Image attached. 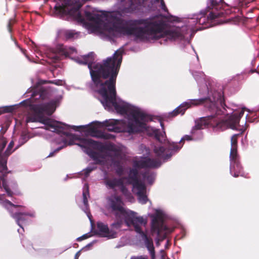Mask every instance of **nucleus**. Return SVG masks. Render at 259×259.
I'll return each mask as SVG.
<instances>
[{"label": "nucleus", "mask_w": 259, "mask_h": 259, "mask_svg": "<svg viewBox=\"0 0 259 259\" xmlns=\"http://www.w3.org/2000/svg\"><path fill=\"white\" fill-rule=\"evenodd\" d=\"M94 55V53H90L79 63L88 65L92 81L103 98L102 102L103 106L108 108L112 106L118 112L126 113L127 107L119 105L116 99V81L122 62V52L117 51L113 56L107 58L101 63L93 64Z\"/></svg>", "instance_id": "f257e3e1"}, {"label": "nucleus", "mask_w": 259, "mask_h": 259, "mask_svg": "<svg viewBox=\"0 0 259 259\" xmlns=\"http://www.w3.org/2000/svg\"><path fill=\"white\" fill-rule=\"evenodd\" d=\"M165 27V22L159 19L157 16L147 19L128 20L120 25L113 26L115 30L118 33L126 36L133 35L140 39H143L147 36L155 39L165 36L174 40L182 37V33L178 30L164 31Z\"/></svg>", "instance_id": "f03ea898"}, {"label": "nucleus", "mask_w": 259, "mask_h": 259, "mask_svg": "<svg viewBox=\"0 0 259 259\" xmlns=\"http://www.w3.org/2000/svg\"><path fill=\"white\" fill-rule=\"evenodd\" d=\"M206 98L210 100L211 102L215 103L218 109L221 110V113L219 114L215 111L211 112L207 108L205 107L211 113V115L201 117L196 120L194 128L199 130L205 128L212 127L217 130H224L223 124H222V119L218 117V115L225 114V111L226 110L225 108L226 105L222 93L215 91L212 93L211 97Z\"/></svg>", "instance_id": "7ed1b4c3"}, {"label": "nucleus", "mask_w": 259, "mask_h": 259, "mask_svg": "<svg viewBox=\"0 0 259 259\" xmlns=\"http://www.w3.org/2000/svg\"><path fill=\"white\" fill-rule=\"evenodd\" d=\"M55 110L54 104L51 102L37 105L33 108L34 114L27 117L26 122H38L46 125L45 128L47 130L52 129V132L67 135V133L63 131L64 128L60 125V122L44 116L45 113L52 115Z\"/></svg>", "instance_id": "20e7f679"}, {"label": "nucleus", "mask_w": 259, "mask_h": 259, "mask_svg": "<svg viewBox=\"0 0 259 259\" xmlns=\"http://www.w3.org/2000/svg\"><path fill=\"white\" fill-rule=\"evenodd\" d=\"M108 203L112 211L114 212L116 219L120 218L121 215L124 217V220L126 225L130 227L131 223L137 220L139 217L137 213L133 211L126 209L123 207V202L120 196L117 195L112 196L108 198Z\"/></svg>", "instance_id": "39448f33"}, {"label": "nucleus", "mask_w": 259, "mask_h": 259, "mask_svg": "<svg viewBox=\"0 0 259 259\" xmlns=\"http://www.w3.org/2000/svg\"><path fill=\"white\" fill-rule=\"evenodd\" d=\"M131 114L134 121H129L125 124L123 130V132L134 134L147 130L146 122L151 120L147 114L139 110H133Z\"/></svg>", "instance_id": "423d86ee"}, {"label": "nucleus", "mask_w": 259, "mask_h": 259, "mask_svg": "<svg viewBox=\"0 0 259 259\" xmlns=\"http://www.w3.org/2000/svg\"><path fill=\"white\" fill-rule=\"evenodd\" d=\"M161 162L159 159L145 157L140 160L133 161V168L130 169L128 179L129 183L132 184L138 181L139 171L138 168H155L160 166Z\"/></svg>", "instance_id": "0eeeda50"}, {"label": "nucleus", "mask_w": 259, "mask_h": 259, "mask_svg": "<svg viewBox=\"0 0 259 259\" xmlns=\"http://www.w3.org/2000/svg\"><path fill=\"white\" fill-rule=\"evenodd\" d=\"M226 5H220V7L212 6L209 2L205 10L202 11L196 18V22L199 25L207 26L209 22L217 21V19L224 17L225 13L222 9Z\"/></svg>", "instance_id": "6e6552de"}, {"label": "nucleus", "mask_w": 259, "mask_h": 259, "mask_svg": "<svg viewBox=\"0 0 259 259\" xmlns=\"http://www.w3.org/2000/svg\"><path fill=\"white\" fill-rule=\"evenodd\" d=\"M203 105L205 107L208 109L211 112L215 111L217 113H221V110L218 109L215 103L211 102L210 100L207 98L191 100L189 102H185L181 104L171 112L169 113L168 117H175L179 114H184L186 110L192 105L198 106Z\"/></svg>", "instance_id": "1a4fd4ad"}, {"label": "nucleus", "mask_w": 259, "mask_h": 259, "mask_svg": "<svg viewBox=\"0 0 259 259\" xmlns=\"http://www.w3.org/2000/svg\"><path fill=\"white\" fill-rule=\"evenodd\" d=\"M7 142L4 139L0 140V180L2 181V187L9 197H12L15 194L20 195V192L15 191L13 192L11 190L7 184L6 178L8 174L10 173L11 171H9L7 167V159L8 156L5 155V152L3 151L7 145Z\"/></svg>", "instance_id": "9d476101"}, {"label": "nucleus", "mask_w": 259, "mask_h": 259, "mask_svg": "<svg viewBox=\"0 0 259 259\" xmlns=\"http://www.w3.org/2000/svg\"><path fill=\"white\" fill-rule=\"evenodd\" d=\"M151 231L152 233H156L157 235V245L159 242L162 241L166 238L167 227L164 224V214L160 210H156L155 214L151 216Z\"/></svg>", "instance_id": "9b49d317"}, {"label": "nucleus", "mask_w": 259, "mask_h": 259, "mask_svg": "<svg viewBox=\"0 0 259 259\" xmlns=\"http://www.w3.org/2000/svg\"><path fill=\"white\" fill-rule=\"evenodd\" d=\"M146 221L144 220L143 217H139L137 220H136L131 223V226H133L135 231L141 235L142 239L144 241L145 245L149 251L151 257L154 259L155 257V250L153 245V242L152 238L147 236L141 229V226L145 225Z\"/></svg>", "instance_id": "f8f14e48"}, {"label": "nucleus", "mask_w": 259, "mask_h": 259, "mask_svg": "<svg viewBox=\"0 0 259 259\" xmlns=\"http://www.w3.org/2000/svg\"><path fill=\"white\" fill-rule=\"evenodd\" d=\"M75 140L79 141V143H76L75 145L84 148H87L89 146H92L94 148L99 150H106L110 151L116 152V149L113 144L108 145H103L101 143L94 141L91 139H85L79 137H75Z\"/></svg>", "instance_id": "ddd939ff"}, {"label": "nucleus", "mask_w": 259, "mask_h": 259, "mask_svg": "<svg viewBox=\"0 0 259 259\" xmlns=\"http://www.w3.org/2000/svg\"><path fill=\"white\" fill-rule=\"evenodd\" d=\"M81 7L80 4L76 2L74 5H67V4L62 6H55V9L59 13H66L72 16H75L78 20L83 22L84 18L79 12V10Z\"/></svg>", "instance_id": "4468645a"}, {"label": "nucleus", "mask_w": 259, "mask_h": 259, "mask_svg": "<svg viewBox=\"0 0 259 259\" xmlns=\"http://www.w3.org/2000/svg\"><path fill=\"white\" fill-rule=\"evenodd\" d=\"M93 233L96 235L102 237H108L114 238L116 237V233L112 230H110L107 224L98 222L96 224V228L93 230Z\"/></svg>", "instance_id": "2eb2a0df"}, {"label": "nucleus", "mask_w": 259, "mask_h": 259, "mask_svg": "<svg viewBox=\"0 0 259 259\" xmlns=\"http://www.w3.org/2000/svg\"><path fill=\"white\" fill-rule=\"evenodd\" d=\"M244 111L241 110L239 112H235L227 118L222 119V124L224 130L231 128L235 130L236 126L239 124L240 118L243 115Z\"/></svg>", "instance_id": "dca6fc26"}, {"label": "nucleus", "mask_w": 259, "mask_h": 259, "mask_svg": "<svg viewBox=\"0 0 259 259\" xmlns=\"http://www.w3.org/2000/svg\"><path fill=\"white\" fill-rule=\"evenodd\" d=\"M84 16L87 20L95 24V26H93L95 30L99 31L101 29V25L103 23L102 16L101 15L94 14L90 12L85 11Z\"/></svg>", "instance_id": "f3484780"}, {"label": "nucleus", "mask_w": 259, "mask_h": 259, "mask_svg": "<svg viewBox=\"0 0 259 259\" xmlns=\"http://www.w3.org/2000/svg\"><path fill=\"white\" fill-rule=\"evenodd\" d=\"M230 171L231 174L235 178L244 176L243 167L239 160L230 162Z\"/></svg>", "instance_id": "a211bd4d"}, {"label": "nucleus", "mask_w": 259, "mask_h": 259, "mask_svg": "<svg viewBox=\"0 0 259 259\" xmlns=\"http://www.w3.org/2000/svg\"><path fill=\"white\" fill-rule=\"evenodd\" d=\"M154 152L157 156L162 158L164 159H168L171 156V154H165V148L163 146L155 147Z\"/></svg>", "instance_id": "6ab92c4d"}, {"label": "nucleus", "mask_w": 259, "mask_h": 259, "mask_svg": "<svg viewBox=\"0 0 259 259\" xmlns=\"http://www.w3.org/2000/svg\"><path fill=\"white\" fill-rule=\"evenodd\" d=\"M122 178L116 179L114 178L113 179H107L105 181V185L109 187L110 189H114L116 186H119V185H122Z\"/></svg>", "instance_id": "aec40b11"}, {"label": "nucleus", "mask_w": 259, "mask_h": 259, "mask_svg": "<svg viewBox=\"0 0 259 259\" xmlns=\"http://www.w3.org/2000/svg\"><path fill=\"white\" fill-rule=\"evenodd\" d=\"M91 137L101 138L104 139H110L114 138V136L110 134H106L103 133V132L98 130L97 129L95 131V132L92 134L90 135Z\"/></svg>", "instance_id": "412c9836"}, {"label": "nucleus", "mask_w": 259, "mask_h": 259, "mask_svg": "<svg viewBox=\"0 0 259 259\" xmlns=\"http://www.w3.org/2000/svg\"><path fill=\"white\" fill-rule=\"evenodd\" d=\"M27 215V214L26 213L16 212L14 214H12V216L14 219H15V220L17 222V224L21 228H23L21 224L23 223L24 222H25L26 220V216Z\"/></svg>", "instance_id": "4be33fe9"}, {"label": "nucleus", "mask_w": 259, "mask_h": 259, "mask_svg": "<svg viewBox=\"0 0 259 259\" xmlns=\"http://www.w3.org/2000/svg\"><path fill=\"white\" fill-rule=\"evenodd\" d=\"M63 125L64 126H62V125H61V126L64 128V129L63 130V131L64 132H65V130H66L65 127H66L67 128H68L69 127H71V126L67 125V124H63ZM66 133H67V135H66V136H71V138L69 140V141H68L67 140H65L64 141V143L65 144H67L68 145H75L76 143H75V141H77V140H75L74 137H78V136H76L75 135L69 134V133H68L67 132H66ZM60 134H62L63 135H64V134L63 133H61ZM65 136H66V135H65Z\"/></svg>", "instance_id": "5701e85b"}, {"label": "nucleus", "mask_w": 259, "mask_h": 259, "mask_svg": "<svg viewBox=\"0 0 259 259\" xmlns=\"http://www.w3.org/2000/svg\"><path fill=\"white\" fill-rule=\"evenodd\" d=\"M132 184L133 185V187L137 190L138 191L137 194H140V193L146 192V186L144 183L142 182L140 180Z\"/></svg>", "instance_id": "b1692460"}, {"label": "nucleus", "mask_w": 259, "mask_h": 259, "mask_svg": "<svg viewBox=\"0 0 259 259\" xmlns=\"http://www.w3.org/2000/svg\"><path fill=\"white\" fill-rule=\"evenodd\" d=\"M88 154L90 157H91L94 161H96V163H102L103 160L101 159V158H103V157L98 152L91 150L88 152Z\"/></svg>", "instance_id": "393cba45"}, {"label": "nucleus", "mask_w": 259, "mask_h": 259, "mask_svg": "<svg viewBox=\"0 0 259 259\" xmlns=\"http://www.w3.org/2000/svg\"><path fill=\"white\" fill-rule=\"evenodd\" d=\"M71 127L75 131H78L79 128H88L87 132L89 133V135L92 134V133H94L95 131L97 130V127L94 125H81V126H71Z\"/></svg>", "instance_id": "a878e982"}, {"label": "nucleus", "mask_w": 259, "mask_h": 259, "mask_svg": "<svg viewBox=\"0 0 259 259\" xmlns=\"http://www.w3.org/2000/svg\"><path fill=\"white\" fill-rule=\"evenodd\" d=\"M128 6L125 8V12L126 13H132L138 9V5L135 3L133 0H129Z\"/></svg>", "instance_id": "bb28decb"}, {"label": "nucleus", "mask_w": 259, "mask_h": 259, "mask_svg": "<svg viewBox=\"0 0 259 259\" xmlns=\"http://www.w3.org/2000/svg\"><path fill=\"white\" fill-rule=\"evenodd\" d=\"M230 162L239 160V156L237 153V148H231L230 154Z\"/></svg>", "instance_id": "cd10ccee"}, {"label": "nucleus", "mask_w": 259, "mask_h": 259, "mask_svg": "<svg viewBox=\"0 0 259 259\" xmlns=\"http://www.w3.org/2000/svg\"><path fill=\"white\" fill-rule=\"evenodd\" d=\"M244 132V130L239 134L233 135L231 140L232 147L231 148H237L238 138V137L241 136Z\"/></svg>", "instance_id": "c85d7f7f"}, {"label": "nucleus", "mask_w": 259, "mask_h": 259, "mask_svg": "<svg viewBox=\"0 0 259 259\" xmlns=\"http://www.w3.org/2000/svg\"><path fill=\"white\" fill-rule=\"evenodd\" d=\"M14 146V142L13 141H11L6 151H5V155H6V156H8V157L15 151L17 149H18L19 147V146H18L17 147H16L14 149H13V148Z\"/></svg>", "instance_id": "c756f323"}, {"label": "nucleus", "mask_w": 259, "mask_h": 259, "mask_svg": "<svg viewBox=\"0 0 259 259\" xmlns=\"http://www.w3.org/2000/svg\"><path fill=\"white\" fill-rule=\"evenodd\" d=\"M78 33L74 30H66L64 32V36L66 39H70L78 36Z\"/></svg>", "instance_id": "7c9ffc66"}, {"label": "nucleus", "mask_w": 259, "mask_h": 259, "mask_svg": "<svg viewBox=\"0 0 259 259\" xmlns=\"http://www.w3.org/2000/svg\"><path fill=\"white\" fill-rule=\"evenodd\" d=\"M1 204L7 209H9V206H10L12 207H14L16 208L22 207V206L20 205H15V204H13L12 202H11L10 201H9V200H7V199H6V200H3L2 202H1Z\"/></svg>", "instance_id": "2f4dec72"}, {"label": "nucleus", "mask_w": 259, "mask_h": 259, "mask_svg": "<svg viewBox=\"0 0 259 259\" xmlns=\"http://www.w3.org/2000/svg\"><path fill=\"white\" fill-rule=\"evenodd\" d=\"M123 219H124V217H123L122 215H121L120 218L116 219L117 221L115 222L112 224L111 227L113 229H120L123 223Z\"/></svg>", "instance_id": "473e14b6"}, {"label": "nucleus", "mask_w": 259, "mask_h": 259, "mask_svg": "<svg viewBox=\"0 0 259 259\" xmlns=\"http://www.w3.org/2000/svg\"><path fill=\"white\" fill-rule=\"evenodd\" d=\"M116 121H105V125L107 127H108L107 128V130L108 131H110V132H116V128H115V127H111V126H113V125H114L115 124H116Z\"/></svg>", "instance_id": "72a5a7b5"}, {"label": "nucleus", "mask_w": 259, "mask_h": 259, "mask_svg": "<svg viewBox=\"0 0 259 259\" xmlns=\"http://www.w3.org/2000/svg\"><path fill=\"white\" fill-rule=\"evenodd\" d=\"M29 136L28 134L25 133H22L19 139V142L20 145H19V147L24 144L29 139Z\"/></svg>", "instance_id": "f704fd0d"}, {"label": "nucleus", "mask_w": 259, "mask_h": 259, "mask_svg": "<svg viewBox=\"0 0 259 259\" xmlns=\"http://www.w3.org/2000/svg\"><path fill=\"white\" fill-rule=\"evenodd\" d=\"M137 196L139 197V200L142 204H146L148 201V198L146 195V192L140 193L137 194Z\"/></svg>", "instance_id": "c9c22d12"}, {"label": "nucleus", "mask_w": 259, "mask_h": 259, "mask_svg": "<svg viewBox=\"0 0 259 259\" xmlns=\"http://www.w3.org/2000/svg\"><path fill=\"white\" fill-rule=\"evenodd\" d=\"M208 2H209L212 6H217V7H220V5H226L227 6H229V5L225 3L224 0H208Z\"/></svg>", "instance_id": "e433bc0d"}, {"label": "nucleus", "mask_w": 259, "mask_h": 259, "mask_svg": "<svg viewBox=\"0 0 259 259\" xmlns=\"http://www.w3.org/2000/svg\"><path fill=\"white\" fill-rule=\"evenodd\" d=\"M182 146H179L177 143H169L168 145V149L170 150L177 151L179 150Z\"/></svg>", "instance_id": "4c0bfd02"}, {"label": "nucleus", "mask_w": 259, "mask_h": 259, "mask_svg": "<svg viewBox=\"0 0 259 259\" xmlns=\"http://www.w3.org/2000/svg\"><path fill=\"white\" fill-rule=\"evenodd\" d=\"M142 176L144 179L152 183L153 181V177L151 174H150L148 172H145L142 174Z\"/></svg>", "instance_id": "58836bf2"}, {"label": "nucleus", "mask_w": 259, "mask_h": 259, "mask_svg": "<svg viewBox=\"0 0 259 259\" xmlns=\"http://www.w3.org/2000/svg\"><path fill=\"white\" fill-rule=\"evenodd\" d=\"M153 133H154V134L155 135V137L156 139L158 141H159V142H161V141H160V138L161 136V137L163 136V134L160 132V131L159 130H157V129L154 130L153 131Z\"/></svg>", "instance_id": "ea45409f"}, {"label": "nucleus", "mask_w": 259, "mask_h": 259, "mask_svg": "<svg viewBox=\"0 0 259 259\" xmlns=\"http://www.w3.org/2000/svg\"><path fill=\"white\" fill-rule=\"evenodd\" d=\"M120 187V191L124 195H126L129 192L126 187L123 185V181H122V185H119Z\"/></svg>", "instance_id": "a19ab883"}, {"label": "nucleus", "mask_w": 259, "mask_h": 259, "mask_svg": "<svg viewBox=\"0 0 259 259\" xmlns=\"http://www.w3.org/2000/svg\"><path fill=\"white\" fill-rule=\"evenodd\" d=\"M116 172L118 176H120L122 175L123 172V168L122 166L119 165L116 170Z\"/></svg>", "instance_id": "79ce46f5"}, {"label": "nucleus", "mask_w": 259, "mask_h": 259, "mask_svg": "<svg viewBox=\"0 0 259 259\" xmlns=\"http://www.w3.org/2000/svg\"><path fill=\"white\" fill-rule=\"evenodd\" d=\"M14 23V21L13 19H10L9 21V23L7 25V28L10 32H11L12 31V27Z\"/></svg>", "instance_id": "37998d69"}, {"label": "nucleus", "mask_w": 259, "mask_h": 259, "mask_svg": "<svg viewBox=\"0 0 259 259\" xmlns=\"http://www.w3.org/2000/svg\"><path fill=\"white\" fill-rule=\"evenodd\" d=\"M95 168L91 167H87L84 170V174L85 177H88L90 173L93 171Z\"/></svg>", "instance_id": "c03bdc74"}, {"label": "nucleus", "mask_w": 259, "mask_h": 259, "mask_svg": "<svg viewBox=\"0 0 259 259\" xmlns=\"http://www.w3.org/2000/svg\"><path fill=\"white\" fill-rule=\"evenodd\" d=\"M192 139L191 137L190 136L186 135L180 141V144L181 143H184V141L185 140L189 141Z\"/></svg>", "instance_id": "a18cd8bd"}, {"label": "nucleus", "mask_w": 259, "mask_h": 259, "mask_svg": "<svg viewBox=\"0 0 259 259\" xmlns=\"http://www.w3.org/2000/svg\"><path fill=\"white\" fill-rule=\"evenodd\" d=\"M63 148V147H60L56 149L54 151L51 152L48 157H52L54 155V154L56 152H59L60 150Z\"/></svg>", "instance_id": "49530a36"}, {"label": "nucleus", "mask_w": 259, "mask_h": 259, "mask_svg": "<svg viewBox=\"0 0 259 259\" xmlns=\"http://www.w3.org/2000/svg\"><path fill=\"white\" fill-rule=\"evenodd\" d=\"M82 196L83 199L85 198H88V196H89V191L88 189H87V190L83 192Z\"/></svg>", "instance_id": "de8ad7c7"}, {"label": "nucleus", "mask_w": 259, "mask_h": 259, "mask_svg": "<svg viewBox=\"0 0 259 259\" xmlns=\"http://www.w3.org/2000/svg\"><path fill=\"white\" fill-rule=\"evenodd\" d=\"M161 8L164 11H167V9L166 7L163 0L161 1Z\"/></svg>", "instance_id": "09e8293b"}, {"label": "nucleus", "mask_w": 259, "mask_h": 259, "mask_svg": "<svg viewBox=\"0 0 259 259\" xmlns=\"http://www.w3.org/2000/svg\"><path fill=\"white\" fill-rule=\"evenodd\" d=\"M83 203L85 207L88 206L89 203H88V198H85L83 199Z\"/></svg>", "instance_id": "8fccbe9b"}, {"label": "nucleus", "mask_w": 259, "mask_h": 259, "mask_svg": "<svg viewBox=\"0 0 259 259\" xmlns=\"http://www.w3.org/2000/svg\"><path fill=\"white\" fill-rule=\"evenodd\" d=\"M92 235L90 234V233H87L85 234H84L82 236V238H83L84 239H86L89 237H90Z\"/></svg>", "instance_id": "3c124183"}, {"label": "nucleus", "mask_w": 259, "mask_h": 259, "mask_svg": "<svg viewBox=\"0 0 259 259\" xmlns=\"http://www.w3.org/2000/svg\"><path fill=\"white\" fill-rule=\"evenodd\" d=\"M84 240V239L83 238H82V236L80 237H78L77 239V241H82Z\"/></svg>", "instance_id": "603ef678"}, {"label": "nucleus", "mask_w": 259, "mask_h": 259, "mask_svg": "<svg viewBox=\"0 0 259 259\" xmlns=\"http://www.w3.org/2000/svg\"><path fill=\"white\" fill-rule=\"evenodd\" d=\"M21 50L22 51V52L25 55H26V50H24V49H23L22 48H21Z\"/></svg>", "instance_id": "864d4df0"}, {"label": "nucleus", "mask_w": 259, "mask_h": 259, "mask_svg": "<svg viewBox=\"0 0 259 259\" xmlns=\"http://www.w3.org/2000/svg\"><path fill=\"white\" fill-rule=\"evenodd\" d=\"M160 125L162 128H164V124L162 121H160Z\"/></svg>", "instance_id": "5fc2aeb1"}, {"label": "nucleus", "mask_w": 259, "mask_h": 259, "mask_svg": "<svg viewBox=\"0 0 259 259\" xmlns=\"http://www.w3.org/2000/svg\"><path fill=\"white\" fill-rule=\"evenodd\" d=\"M79 252H77L75 254V259H78L77 256H78Z\"/></svg>", "instance_id": "6e6d98bb"}, {"label": "nucleus", "mask_w": 259, "mask_h": 259, "mask_svg": "<svg viewBox=\"0 0 259 259\" xmlns=\"http://www.w3.org/2000/svg\"><path fill=\"white\" fill-rule=\"evenodd\" d=\"M79 252H77L75 254V259H78L77 256H78Z\"/></svg>", "instance_id": "4d7b16f0"}, {"label": "nucleus", "mask_w": 259, "mask_h": 259, "mask_svg": "<svg viewBox=\"0 0 259 259\" xmlns=\"http://www.w3.org/2000/svg\"><path fill=\"white\" fill-rule=\"evenodd\" d=\"M11 109H7V110H6V112H11Z\"/></svg>", "instance_id": "13d9d810"}, {"label": "nucleus", "mask_w": 259, "mask_h": 259, "mask_svg": "<svg viewBox=\"0 0 259 259\" xmlns=\"http://www.w3.org/2000/svg\"><path fill=\"white\" fill-rule=\"evenodd\" d=\"M244 131H245V128H244V129L241 128V129H240V131H241V133L243 131H244Z\"/></svg>", "instance_id": "bf43d9fd"}, {"label": "nucleus", "mask_w": 259, "mask_h": 259, "mask_svg": "<svg viewBox=\"0 0 259 259\" xmlns=\"http://www.w3.org/2000/svg\"><path fill=\"white\" fill-rule=\"evenodd\" d=\"M92 244H93L92 243H91L89 244L88 245V246H91V245H92Z\"/></svg>", "instance_id": "052dcab7"}]
</instances>
